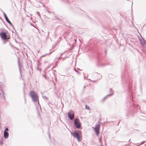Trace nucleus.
I'll list each match as a JSON object with an SVG mask.
<instances>
[{"instance_id": "nucleus-1", "label": "nucleus", "mask_w": 146, "mask_h": 146, "mask_svg": "<svg viewBox=\"0 0 146 146\" xmlns=\"http://www.w3.org/2000/svg\"><path fill=\"white\" fill-rule=\"evenodd\" d=\"M121 77L123 83L124 84L123 87L126 88L131 101L130 106L126 115L127 116H132L139 111L140 107L134 102V93L131 88L132 84L129 80L128 75L127 74V71L125 70L122 73Z\"/></svg>"}, {"instance_id": "nucleus-2", "label": "nucleus", "mask_w": 146, "mask_h": 146, "mask_svg": "<svg viewBox=\"0 0 146 146\" xmlns=\"http://www.w3.org/2000/svg\"><path fill=\"white\" fill-rule=\"evenodd\" d=\"M29 95L30 96L32 99L33 101L35 103L37 102V106H36L37 109L40 108L41 110L40 105L39 104V99L37 94L34 91H31L29 93Z\"/></svg>"}, {"instance_id": "nucleus-3", "label": "nucleus", "mask_w": 146, "mask_h": 146, "mask_svg": "<svg viewBox=\"0 0 146 146\" xmlns=\"http://www.w3.org/2000/svg\"><path fill=\"white\" fill-rule=\"evenodd\" d=\"M73 125L74 129H81L82 128L81 125V123L80 122L79 119L77 118L75 119Z\"/></svg>"}, {"instance_id": "nucleus-4", "label": "nucleus", "mask_w": 146, "mask_h": 146, "mask_svg": "<svg viewBox=\"0 0 146 146\" xmlns=\"http://www.w3.org/2000/svg\"><path fill=\"white\" fill-rule=\"evenodd\" d=\"M0 36L3 40H7L6 41H7L10 38L9 34L8 33H6L4 32H2L0 33Z\"/></svg>"}, {"instance_id": "nucleus-5", "label": "nucleus", "mask_w": 146, "mask_h": 146, "mask_svg": "<svg viewBox=\"0 0 146 146\" xmlns=\"http://www.w3.org/2000/svg\"><path fill=\"white\" fill-rule=\"evenodd\" d=\"M77 132L80 133L81 132V131L79 130H78L76 131H74L72 133L71 132V134L74 137L77 139L78 141L80 142L81 139L80 138L79 134Z\"/></svg>"}, {"instance_id": "nucleus-6", "label": "nucleus", "mask_w": 146, "mask_h": 146, "mask_svg": "<svg viewBox=\"0 0 146 146\" xmlns=\"http://www.w3.org/2000/svg\"><path fill=\"white\" fill-rule=\"evenodd\" d=\"M74 113L72 110H70L68 113V117L70 120H72L74 117Z\"/></svg>"}, {"instance_id": "nucleus-7", "label": "nucleus", "mask_w": 146, "mask_h": 146, "mask_svg": "<svg viewBox=\"0 0 146 146\" xmlns=\"http://www.w3.org/2000/svg\"><path fill=\"white\" fill-rule=\"evenodd\" d=\"M96 57L97 58L98 63H99V66L101 65V62H100V55L98 54V53H97V54Z\"/></svg>"}, {"instance_id": "nucleus-8", "label": "nucleus", "mask_w": 146, "mask_h": 146, "mask_svg": "<svg viewBox=\"0 0 146 146\" xmlns=\"http://www.w3.org/2000/svg\"><path fill=\"white\" fill-rule=\"evenodd\" d=\"M94 129L95 132V133L97 136H98L99 133L100 131V128H96V127H94Z\"/></svg>"}, {"instance_id": "nucleus-9", "label": "nucleus", "mask_w": 146, "mask_h": 146, "mask_svg": "<svg viewBox=\"0 0 146 146\" xmlns=\"http://www.w3.org/2000/svg\"><path fill=\"white\" fill-rule=\"evenodd\" d=\"M5 20H6L7 22V23H8L11 26L13 27V28L15 30V29L13 25L11 22L10 21L8 18H7V19H5Z\"/></svg>"}, {"instance_id": "nucleus-10", "label": "nucleus", "mask_w": 146, "mask_h": 146, "mask_svg": "<svg viewBox=\"0 0 146 146\" xmlns=\"http://www.w3.org/2000/svg\"><path fill=\"white\" fill-rule=\"evenodd\" d=\"M140 41L141 45L143 46L145 44L146 41L143 38L142 40H140Z\"/></svg>"}, {"instance_id": "nucleus-11", "label": "nucleus", "mask_w": 146, "mask_h": 146, "mask_svg": "<svg viewBox=\"0 0 146 146\" xmlns=\"http://www.w3.org/2000/svg\"><path fill=\"white\" fill-rule=\"evenodd\" d=\"M113 95V94H109L107 95L105 97H104L103 98L102 100V102H104V101L105 100H106L108 97H110V96H112Z\"/></svg>"}, {"instance_id": "nucleus-12", "label": "nucleus", "mask_w": 146, "mask_h": 146, "mask_svg": "<svg viewBox=\"0 0 146 146\" xmlns=\"http://www.w3.org/2000/svg\"><path fill=\"white\" fill-rule=\"evenodd\" d=\"M3 134L4 137L6 139L9 136V134L8 132H4Z\"/></svg>"}, {"instance_id": "nucleus-13", "label": "nucleus", "mask_w": 146, "mask_h": 146, "mask_svg": "<svg viewBox=\"0 0 146 146\" xmlns=\"http://www.w3.org/2000/svg\"><path fill=\"white\" fill-rule=\"evenodd\" d=\"M3 138H1L0 140V145L1 146H6V145L4 144L3 143Z\"/></svg>"}, {"instance_id": "nucleus-14", "label": "nucleus", "mask_w": 146, "mask_h": 146, "mask_svg": "<svg viewBox=\"0 0 146 146\" xmlns=\"http://www.w3.org/2000/svg\"><path fill=\"white\" fill-rule=\"evenodd\" d=\"M18 64L19 67V68L20 73V74H21V65L20 63L19 59L18 60Z\"/></svg>"}, {"instance_id": "nucleus-15", "label": "nucleus", "mask_w": 146, "mask_h": 146, "mask_svg": "<svg viewBox=\"0 0 146 146\" xmlns=\"http://www.w3.org/2000/svg\"><path fill=\"white\" fill-rule=\"evenodd\" d=\"M54 18L56 20L59 21H61V19H60V18L59 17H58L56 15H55L54 16Z\"/></svg>"}, {"instance_id": "nucleus-16", "label": "nucleus", "mask_w": 146, "mask_h": 146, "mask_svg": "<svg viewBox=\"0 0 146 146\" xmlns=\"http://www.w3.org/2000/svg\"><path fill=\"white\" fill-rule=\"evenodd\" d=\"M1 11L3 13L5 19L8 18L5 13L2 10H1Z\"/></svg>"}, {"instance_id": "nucleus-17", "label": "nucleus", "mask_w": 146, "mask_h": 146, "mask_svg": "<svg viewBox=\"0 0 146 146\" xmlns=\"http://www.w3.org/2000/svg\"><path fill=\"white\" fill-rule=\"evenodd\" d=\"M1 11L3 13L5 19L8 18L5 13L2 10H1Z\"/></svg>"}, {"instance_id": "nucleus-18", "label": "nucleus", "mask_w": 146, "mask_h": 146, "mask_svg": "<svg viewBox=\"0 0 146 146\" xmlns=\"http://www.w3.org/2000/svg\"><path fill=\"white\" fill-rule=\"evenodd\" d=\"M1 11L3 13L5 19L8 18L5 13L2 10H1Z\"/></svg>"}, {"instance_id": "nucleus-19", "label": "nucleus", "mask_w": 146, "mask_h": 146, "mask_svg": "<svg viewBox=\"0 0 146 146\" xmlns=\"http://www.w3.org/2000/svg\"><path fill=\"white\" fill-rule=\"evenodd\" d=\"M100 123H98V124H96L95 126V127H96V128H100Z\"/></svg>"}, {"instance_id": "nucleus-20", "label": "nucleus", "mask_w": 146, "mask_h": 146, "mask_svg": "<svg viewBox=\"0 0 146 146\" xmlns=\"http://www.w3.org/2000/svg\"><path fill=\"white\" fill-rule=\"evenodd\" d=\"M44 20H47L48 19H50V18L47 17L45 15H44Z\"/></svg>"}, {"instance_id": "nucleus-21", "label": "nucleus", "mask_w": 146, "mask_h": 146, "mask_svg": "<svg viewBox=\"0 0 146 146\" xmlns=\"http://www.w3.org/2000/svg\"><path fill=\"white\" fill-rule=\"evenodd\" d=\"M85 109L86 110H90V107L88 106L87 105H86L85 106Z\"/></svg>"}, {"instance_id": "nucleus-22", "label": "nucleus", "mask_w": 146, "mask_h": 146, "mask_svg": "<svg viewBox=\"0 0 146 146\" xmlns=\"http://www.w3.org/2000/svg\"><path fill=\"white\" fill-rule=\"evenodd\" d=\"M110 92L111 93L110 94H113H113H114L113 92L112 88H110Z\"/></svg>"}, {"instance_id": "nucleus-23", "label": "nucleus", "mask_w": 146, "mask_h": 146, "mask_svg": "<svg viewBox=\"0 0 146 146\" xmlns=\"http://www.w3.org/2000/svg\"><path fill=\"white\" fill-rule=\"evenodd\" d=\"M51 53V52H50V53H48V54H46L44 55H43L42 56H41V58H42V57H44V56H46V55H48L50 53Z\"/></svg>"}, {"instance_id": "nucleus-24", "label": "nucleus", "mask_w": 146, "mask_h": 146, "mask_svg": "<svg viewBox=\"0 0 146 146\" xmlns=\"http://www.w3.org/2000/svg\"><path fill=\"white\" fill-rule=\"evenodd\" d=\"M9 131V129L8 128L6 127L5 129L4 132H7V131Z\"/></svg>"}, {"instance_id": "nucleus-25", "label": "nucleus", "mask_w": 146, "mask_h": 146, "mask_svg": "<svg viewBox=\"0 0 146 146\" xmlns=\"http://www.w3.org/2000/svg\"><path fill=\"white\" fill-rule=\"evenodd\" d=\"M42 76L46 79L47 78V77L46 75H42Z\"/></svg>"}, {"instance_id": "nucleus-26", "label": "nucleus", "mask_w": 146, "mask_h": 146, "mask_svg": "<svg viewBox=\"0 0 146 146\" xmlns=\"http://www.w3.org/2000/svg\"><path fill=\"white\" fill-rule=\"evenodd\" d=\"M74 70L76 71L77 73L78 74H80V72L77 70H76L75 69H74Z\"/></svg>"}, {"instance_id": "nucleus-27", "label": "nucleus", "mask_w": 146, "mask_h": 146, "mask_svg": "<svg viewBox=\"0 0 146 146\" xmlns=\"http://www.w3.org/2000/svg\"><path fill=\"white\" fill-rule=\"evenodd\" d=\"M145 142H146V141H143L141 142V144H144Z\"/></svg>"}, {"instance_id": "nucleus-28", "label": "nucleus", "mask_w": 146, "mask_h": 146, "mask_svg": "<svg viewBox=\"0 0 146 146\" xmlns=\"http://www.w3.org/2000/svg\"><path fill=\"white\" fill-rule=\"evenodd\" d=\"M102 139V137H100V139H99V142H100V143L101 144H102V142L101 141V139Z\"/></svg>"}, {"instance_id": "nucleus-29", "label": "nucleus", "mask_w": 146, "mask_h": 146, "mask_svg": "<svg viewBox=\"0 0 146 146\" xmlns=\"http://www.w3.org/2000/svg\"><path fill=\"white\" fill-rule=\"evenodd\" d=\"M105 53V54H106L107 52V50L106 49H105V51H104Z\"/></svg>"}, {"instance_id": "nucleus-30", "label": "nucleus", "mask_w": 146, "mask_h": 146, "mask_svg": "<svg viewBox=\"0 0 146 146\" xmlns=\"http://www.w3.org/2000/svg\"><path fill=\"white\" fill-rule=\"evenodd\" d=\"M47 11L49 14H51V12L48 10H46Z\"/></svg>"}, {"instance_id": "nucleus-31", "label": "nucleus", "mask_w": 146, "mask_h": 146, "mask_svg": "<svg viewBox=\"0 0 146 146\" xmlns=\"http://www.w3.org/2000/svg\"><path fill=\"white\" fill-rule=\"evenodd\" d=\"M37 13V14L38 15L39 17H40V15L39 14V12L38 11H37L36 12Z\"/></svg>"}, {"instance_id": "nucleus-32", "label": "nucleus", "mask_w": 146, "mask_h": 146, "mask_svg": "<svg viewBox=\"0 0 146 146\" xmlns=\"http://www.w3.org/2000/svg\"><path fill=\"white\" fill-rule=\"evenodd\" d=\"M31 26H33L34 27H35V26L33 24H32V23H31Z\"/></svg>"}, {"instance_id": "nucleus-33", "label": "nucleus", "mask_w": 146, "mask_h": 146, "mask_svg": "<svg viewBox=\"0 0 146 146\" xmlns=\"http://www.w3.org/2000/svg\"><path fill=\"white\" fill-rule=\"evenodd\" d=\"M88 80H90L91 82H92L93 81V82H95V81H92V80H91V79H89Z\"/></svg>"}, {"instance_id": "nucleus-34", "label": "nucleus", "mask_w": 146, "mask_h": 146, "mask_svg": "<svg viewBox=\"0 0 146 146\" xmlns=\"http://www.w3.org/2000/svg\"><path fill=\"white\" fill-rule=\"evenodd\" d=\"M66 1L67 3H69V1L68 0H67Z\"/></svg>"}, {"instance_id": "nucleus-35", "label": "nucleus", "mask_w": 146, "mask_h": 146, "mask_svg": "<svg viewBox=\"0 0 146 146\" xmlns=\"http://www.w3.org/2000/svg\"><path fill=\"white\" fill-rule=\"evenodd\" d=\"M96 73L98 74L99 75H100V76H101V77H102V76H101L100 74H98V73Z\"/></svg>"}, {"instance_id": "nucleus-36", "label": "nucleus", "mask_w": 146, "mask_h": 146, "mask_svg": "<svg viewBox=\"0 0 146 146\" xmlns=\"http://www.w3.org/2000/svg\"><path fill=\"white\" fill-rule=\"evenodd\" d=\"M132 25L133 26H134V25L133 23V22H132Z\"/></svg>"}, {"instance_id": "nucleus-37", "label": "nucleus", "mask_w": 146, "mask_h": 146, "mask_svg": "<svg viewBox=\"0 0 146 146\" xmlns=\"http://www.w3.org/2000/svg\"><path fill=\"white\" fill-rule=\"evenodd\" d=\"M143 102L144 103H146V101H145V100H143Z\"/></svg>"}, {"instance_id": "nucleus-38", "label": "nucleus", "mask_w": 146, "mask_h": 146, "mask_svg": "<svg viewBox=\"0 0 146 146\" xmlns=\"http://www.w3.org/2000/svg\"><path fill=\"white\" fill-rule=\"evenodd\" d=\"M73 48V47H71V49H70V50H71Z\"/></svg>"}, {"instance_id": "nucleus-39", "label": "nucleus", "mask_w": 146, "mask_h": 146, "mask_svg": "<svg viewBox=\"0 0 146 146\" xmlns=\"http://www.w3.org/2000/svg\"><path fill=\"white\" fill-rule=\"evenodd\" d=\"M140 89H141V85H140Z\"/></svg>"}, {"instance_id": "nucleus-40", "label": "nucleus", "mask_w": 146, "mask_h": 146, "mask_svg": "<svg viewBox=\"0 0 146 146\" xmlns=\"http://www.w3.org/2000/svg\"><path fill=\"white\" fill-rule=\"evenodd\" d=\"M45 98L46 99H48V98L46 96H45Z\"/></svg>"}, {"instance_id": "nucleus-41", "label": "nucleus", "mask_w": 146, "mask_h": 146, "mask_svg": "<svg viewBox=\"0 0 146 146\" xmlns=\"http://www.w3.org/2000/svg\"><path fill=\"white\" fill-rule=\"evenodd\" d=\"M144 114V113H142V114H141V115L142 116H143V114Z\"/></svg>"}, {"instance_id": "nucleus-42", "label": "nucleus", "mask_w": 146, "mask_h": 146, "mask_svg": "<svg viewBox=\"0 0 146 146\" xmlns=\"http://www.w3.org/2000/svg\"><path fill=\"white\" fill-rule=\"evenodd\" d=\"M48 136H49V138H50V134H49Z\"/></svg>"}, {"instance_id": "nucleus-43", "label": "nucleus", "mask_w": 146, "mask_h": 146, "mask_svg": "<svg viewBox=\"0 0 146 146\" xmlns=\"http://www.w3.org/2000/svg\"><path fill=\"white\" fill-rule=\"evenodd\" d=\"M54 76L55 77V80H56V77L55 76V75H54Z\"/></svg>"}, {"instance_id": "nucleus-44", "label": "nucleus", "mask_w": 146, "mask_h": 146, "mask_svg": "<svg viewBox=\"0 0 146 146\" xmlns=\"http://www.w3.org/2000/svg\"><path fill=\"white\" fill-rule=\"evenodd\" d=\"M136 146H140V144L138 145H137Z\"/></svg>"}, {"instance_id": "nucleus-45", "label": "nucleus", "mask_w": 146, "mask_h": 146, "mask_svg": "<svg viewBox=\"0 0 146 146\" xmlns=\"http://www.w3.org/2000/svg\"><path fill=\"white\" fill-rule=\"evenodd\" d=\"M62 1H63V2H64L65 1V0H61Z\"/></svg>"}, {"instance_id": "nucleus-46", "label": "nucleus", "mask_w": 146, "mask_h": 146, "mask_svg": "<svg viewBox=\"0 0 146 146\" xmlns=\"http://www.w3.org/2000/svg\"><path fill=\"white\" fill-rule=\"evenodd\" d=\"M52 20H55V19H52Z\"/></svg>"}, {"instance_id": "nucleus-47", "label": "nucleus", "mask_w": 146, "mask_h": 146, "mask_svg": "<svg viewBox=\"0 0 146 146\" xmlns=\"http://www.w3.org/2000/svg\"><path fill=\"white\" fill-rule=\"evenodd\" d=\"M49 68V67H47V69H48V68Z\"/></svg>"}, {"instance_id": "nucleus-48", "label": "nucleus", "mask_w": 146, "mask_h": 146, "mask_svg": "<svg viewBox=\"0 0 146 146\" xmlns=\"http://www.w3.org/2000/svg\"><path fill=\"white\" fill-rule=\"evenodd\" d=\"M84 78L85 79H86V77H85V76H84Z\"/></svg>"}, {"instance_id": "nucleus-49", "label": "nucleus", "mask_w": 146, "mask_h": 146, "mask_svg": "<svg viewBox=\"0 0 146 146\" xmlns=\"http://www.w3.org/2000/svg\"><path fill=\"white\" fill-rule=\"evenodd\" d=\"M145 25H146V24L143 26V27Z\"/></svg>"}, {"instance_id": "nucleus-50", "label": "nucleus", "mask_w": 146, "mask_h": 146, "mask_svg": "<svg viewBox=\"0 0 146 146\" xmlns=\"http://www.w3.org/2000/svg\"><path fill=\"white\" fill-rule=\"evenodd\" d=\"M119 122L117 124V125H119Z\"/></svg>"}, {"instance_id": "nucleus-51", "label": "nucleus", "mask_w": 146, "mask_h": 146, "mask_svg": "<svg viewBox=\"0 0 146 146\" xmlns=\"http://www.w3.org/2000/svg\"><path fill=\"white\" fill-rule=\"evenodd\" d=\"M21 31H22V29H21Z\"/></svg>"}, {"instance_id": "nucleus-52", "label": "nucleus", "mask_w": 146, "mask_h": 146, "mask_svg": "<svg viewBox=\"0 0 146 146\" xmlns=\"http://www.w3.org/2000/svg\"><path fill=\"white\" fill-rule=\"evenodd\" d=\"M36 1H37V0H35Z\"/></svg>"}, {"instance_id": "nucleus-53", "label": "nucleus", "mask_w": 146, "mask_h": 146, "mask_svg": "<svg viewBox=\"0 0 146 146\" xmlns=\"http://www.w3.org/2000/svg\"><path fill=\"white\" fill-rule=\"evenodd\" d=\"M43 6L44 7H45V6H44V5H43Z\"/></svg>"}, {"instance_id": "nucleus-54", "label": "nucleus", "mask_w": 146, "mask_h": 146, "mask_svg": "<svg viewBox=\"0 0 146 146\" xmlns=\"http://www.w3.org/2000/svg\"><path fill=\"white\" fill-rule=\"evenodd\" d=\"M2 21L3 22V23H4V22L3 21ZM4 24H5V23H4Z\"/></svg>"}, {"instance_id": "nucleus-55", "label": "nucleus", "mask_w": 146, "mask_h": 146, "mask_svg": "<svg viewBox=\"0 0 146 146\" xmlns=\"http://www.w3.org/2000/svg\"><path fill=\"white\" fill-rule=\"evenodd\" d=\"M132 5H133V2H132Z\"/></svg>"}, {"instance_id": "nucleus-56", "label": "nucleus", "mask_w": 146, "mask_h": 146, "mask_svg": "<svg viewBox=\"0 0 146 146\" xmlns=\"http://www.w3.org/2000/svg\"><path fill=\"white\" fill-rule=\"evenodd\" d=\"M85 86H84V88H85Z\"/></svg>"}, {"instance_id": "nucleus-57", "label": "nucleus", "mask_w": 146, "mask_h": 146, "mask_svg": "<svg viewBox=\"0 0 146 146\" xmlns=\"http://www.w3.org/2000/svg\"><path fill=\"white\" fill-rule=\"evenodd\" d=\"M29 1H30V0H28Z\"/></svg>"}, {"instance_id": "nucleus-58", "label": "nucleus", "mask_w": 146, "mask_h": 146, "mask_svg": "<svg viewBox=\"0 0 146 146\" xmlns=\"http://www.w3.org/2000/svg\"><path fill=\"white\" fill-rule=\"evenodd\" d=\"M129 0H127V1H129Z\"/></svg>"}, {"instance_id": "nucleus-59", "label": "nucleus", "mask_w": 146, "mask_h": 146, "mask_svg": "<svg viewBox=\"0 0 146 146\" xmlns=\"http://www.w3.org/2000/svg\"><path fill=\"white\" fill-rule=\"evenodd\" d=\"M146 145V144H145V145Z\"/></svg>"}, {"instance_id": "nucleus-60", "label": "nucleus", "mask_w": 146, "mask_h": 146, "mask_svg": "<svg viewBox=\"0 0 146 146\" xmlns=\"http://www.w3.org/2000/svg\"><path fill=\"white\" fill-rule=\"evenodd\" d=\"M6 146H7V145H6Z\"/></svg>"}]
</instances>
